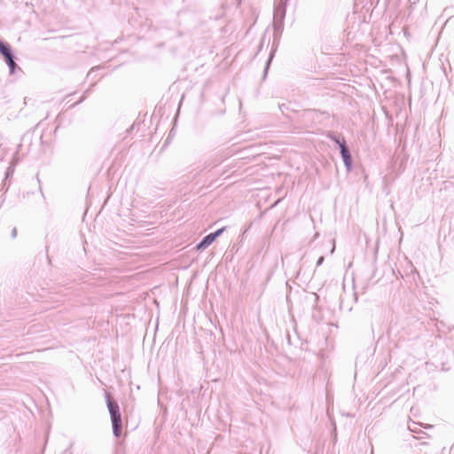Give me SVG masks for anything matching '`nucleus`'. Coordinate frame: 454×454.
<instances>
[{
  "label": "nucleus",
  "mask_w": 454,
  "mask_h": 454,
  "mask_svg": "<svg viewBox=\"0 0 454 454\" xmlns=\"http://www.w3.org/2000/svg\"><path fill=\"white\" fill-rule=\"evenodd\" d=\"M107 407L111 415L114 434L116 437H119L121 434L122 430L121 416L119 405L114 402L109 395L107 396Z\"/></svg>",
  "instance_id": "f257e3e1"
},
{
  "label": "nucleus",
  "mask_w": 454,
  "mask_h": 454,
  "mask_svg": "<svg viewBox=\"0 0 454 454\" xmlns=\"http://www.w3.org/2000/svg\"><path fill=\"white\" fill-rule=\"evenodd\" d=\"M224 227L217 230L214 233H210L208 234L207 236H206L201 242H200L197 246H196V249L197 250H200V249H203L204 247L209 246L210 244H212L218 236H220L223 231H224Z\"/></svg>",
  "instance_id": "f03ea898"
},
{
  "label": "nucleus",
  "mask_w": 454,
  "mask_h": 454,
  "mask_svg": "<svg viewBox=\"0 0 454 454\" xmlns=\"http://www.w3.org/2000/svg\"><path fill=\"white\" fill-rule=\"evenodd\" d=\"M330 137L332 139H333L339 145V146L340 148V153L343 158L344 164L346 165V167L348 168H349L351 167L352 160H351V155H350L348 148L345 145V142L340 141L338 138H336L333 136H330Z\"/></svg>",
  "instance_id": "7ed1b4c3"
},
{
  "label": "nucleus",
  "mask_w": 454,
  "mask_h": 454,
  "mask_svg": "<svg viewBox=\"0 0 454 454\" xmlns=\"http://www.w3.org/2000/svg\"><path fill=\"white\" fill-rule=\"evenodd\" d=\"M0 52L6 58L7 56L11 55L10 49L8 46L3 44L0 42Z\"/></svg>",
  "instance_id": "20e7f679"
},
{
  "label": "nucleus",
  "mask_w": 454,
  "mask_h": 454,
  "mask_svg": "<svg viewBox=\"0 0 454 454\" xmlns=\"http://www.w3.org/2000/svg\"><path fill=\"white\" fill-rule=\"evenodd\" d=\"M5 59H6V61L8 63V65L10 66V67L12 69V72H13L14 67H15V63H14V61L12 59V55L7 56Z\"/></svg>",
  "instance_id": "39448f33"
}]
</instances>
